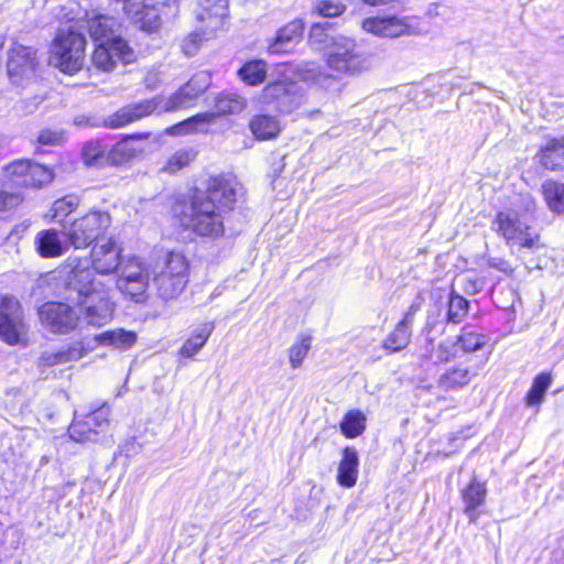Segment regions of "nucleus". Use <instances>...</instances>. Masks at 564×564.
Segmentation results:
<instances>
[{
	"mask_svg": "<svg viewBox=\"0 0 564 564\" xmlns=\"http://www.w3.org/2000/svg\"><path fill=\"white\" fill-rule=\"evenodd\" d=\"M55 279L58 294L80 305L87 324L101 327L112 319L115 304L110 300V284L95 276L78 258L61 265Z\"/></svg>",
	"mask_w": 564,
	"mask_h": 564,
	"instance_id": "1",
	"label": "nucleus"
},
{
	"mask_svg": "<svg viewBox=\"0 0 564 564\" xmlns=\"http://www.w3.org/2000/svg\"><path fill=\"white\" fill-rule=\"evenodd\" d=\"M236 200L232 186L221 177L209 182L205 193L196 194L188 205H185L180 221L186 229L198 236L218 238L224 234L223 212L230 209Z\"/></svg>",
	"mask_w": 564,
	"mask_h": 564,
	"instance_id": "2",
	"label": "nucleus"
},
{
	"mask_svg": "<svg viewBox=\"0 0 564 564\" xmlns=\"http://www.w3.org/2000/svg\"><path fill=\"white\" fill-rule=\"evenodd\" d=\"M210 75L207 72H198L183 85L169 99L155 97L134 105L120 108L105 121L109 129H118L130 122L151 115L156 109L161 111H175L191 107L197 97L203 95L210 85Z\"/></svg>",
	"mask_w": 564,
	"mask_h": 564,
	"instance_id": "3",
	"label": "nucleus"
},
{
	"mask_svg": "<svg viewBox=\"0 0 564 564\" xmlns=\"http://www.w3.org/2000/svg\"><path fill=\"white\" fill-rule=\"evenodd\" d=\"M370 54L365 52L357 42L348 36L332 37L326 53V66L329 73L318 72L314 83L321 88L338 91L339 79L358 76L371 68Z\"/></svg>",
	"mask_w": 564,
	"mask_h": 564,
	"instance_id": "4",
	"label": "nucleus"
},
{
	"mask_svg": "<svg viewBox=\"0 0 564 564\" xmlns=\"http://www.w3.org/2000/svg\"><path fill=\"white\" fill-rule=\"evenodd\" d=\"M153 283L163 301L176 299L188 282V262L180 252H169L154 268Z\"/></svg>",
	"mask_w": 564,
	"mask_h": 564,
	"instance_id": "5",
	"label": "nucleus"
},
{
	"mask_svg": "<svg viewBox=\"0 0 564 564\" xmlns=\"http://www.w3.org/2000/svg\"><path fill=\"white\" fill-rule=\"evenodd\" d=\"M111 218L106 212L89 213L64 221L62 232L75 249H85L96 241L110 227Z\"/></svg>",
	"mask_w": 564,
	"mask_h": 564,
	"instance_id": "6",
	"label": "nucleus"
},
{
	"mask_svg": "<svg viewBox=\"0 0 564 564\" xmlns=\"http://www.w3.org/2000/svg\"><path fill=\"white\" fill-rule=\"evenodd\" d=\"M150 283V267L138 256H128L117 271L116 288L132 301L147 300Z\"/></svg>",
	"mask_w": 564,
	"mask_h": 564,
	"instance_id": "7",
	"label": "nucleus"
},
{
	"mask_svg": "<svg viewBox=\"0 0 564 564\" xmlns=\"http://www.w3.org/2000/svg\"><path fill=\"white\" fill-rule=\"evenodd\" d=\"M85 36L74 30L61 31L53 45V58L64 73H75L83 66L85 58Z\"/></svg>",
	"mask_w": 564,
	"mask_h": 564,
	"instance_id": "8",
	"label": "nucleus"
},
{
	"mask_svg": "<svg viewBox=\"0 0 564 564\" xmlns=\"http://www.w3.org/2000/svg\"><path fill=\"white\" fill-rule=\"evenodd\" d=\"M28 333L20 302L11 295L0 296V338L9 345L25 344Z\"/></svg>",
	"mask_w": 564,
	"mask_h": 564,
	"instance_id": "9",
	"label": "nucleus"
},
{
	"mask_svg": "<svg viewBox=\"0 0 564 564\" xmlns=\"http://www.w3.org/2000/svg\"><path fill=\"white\" fill-rule=\"evenodd\" d=\"M246 107V101L237 95H220L215 97L214 109L198 113L171 130L174 134H184L196 129L197 123H212L217 117L238 113Z\"/></svg>",
	"mask_w": 564,
	"mask_h": 564,
	"instance_id": "10",
	"label": "nucleus"
},
{
	"mask_svg": "<svg viewBox=\"0 0 564 564\" xmlns=\"http://www.w3.org/2000/svg\"><path fill=\"white\" fill-rule=\"evenodd\" d=\"M41 324L52 333L67 334L74 330L79 322L77 311L63 302H47L37 310Z\"/></svg>",
	"mask_w": 564,
	"mask_h": 564,
	"instance_id": "11",
	"label": "nucleus"
},
{
	"mask_svg": "<svg viewBox=\"0 0 564 564\" xmlns=\"http://www.w3.org/2000/svg\"><path fill=\"white\" fill-rule=\"evenodd\" d=\"M36 52L29 46L13 43L8 51L7 72L12 84L23 85L35 77Z\"/></svg>",
	"mask_w": 564,
	"mask_h": 564,
	"instance_id": "12",
	"label": "nucleus"
},
{
	"mask_svg": "<svg viewBox=\"0 0 564 564\" xmlns=\"http://www.w3.org/2000/svg\"><path fill=\"white\" fill-rule=\"evenodd\" d=\"M494 226L508 243L533 248L538 242L539 235L529 225L520 221L514 213H498Z\"/></svg>",
	"mask_w": 564,
	"mask_h": 564,
	"instance_id": "13",
	"label": "nucleus"
},
{
	"mask_svg": "<svg viewBox=\"0 0 564 564\" xmlns=\"http://www.w3.org/2000/svg\"><path fill=\"white\" fill-rule=\"evenodd\" d=\"M121 246L112 238L98 241L90 250V264L89 267L85 261L79 259L85 265H87L96 276L113 274L120 268L122 260Z\"/></svg>",
	"mask_w": 564,
	"mask_h": 564,
	"instance_id": "14",
	"label": "nucleus"
},
{
	"mask_svg": "<svg viewBox=\"0 0 564 564\" xmlns=\"http://www.w3.org/2000/svg\"><path fill=\"white\" fill-rule=\"evenodd\" d=\"M91 59L98 69L111 72L118 61L123 64L132 63L135 59V54L124 40L112 37L97 45Z\"/></svg>",
	"mask_w": 564,
	"mask_h": 564,
	"instance_id": "15",
	"label": "nucleus"
},
{
	"mask_svg": "<svg viewBox=\"0 0 564 564\" xmlns=\"http://www.w3.org/2000/svg\"><path fill=\"white\" fill-rule=\"evenodd\" d=\"M123 10L131 21L147 32H154L161 25V6H170L175 0H121Z\"/></svg>",
	"mask_w": 564,
	"mask_h": 564,
	"instance_id": "16",
	"label": "nucleus"
},
{
	"mask_svg": "<svg viewBox=\"0 0 564 564\" xmlns=\"http://www.w3.org/2000/svg\"><path fill=\"white\" fill-rule=\"evenodd\" d=\"M10 183L21 187H36L52 181V171L29 160H18L6 167Z\"/></svg>",
	"mask_w": 564,
	"mask_h": 564,
	"instance_id": "17",
	"label": "nucleus"
},
{
	"mask_svg": "<svg viewBox=\"0 0 564 564\" xmlns=\"http://www.w3.org/2000/svg\"><path fill=\"white\" fill-rule=\"evenodd\" d=\"M109 409L100 408L84 419L75 420L68 429L69 437L75 442H94L109 427Z\"/></svg>",
	"mask_w": 564,
	"mask_h": 564,
	"instance_id": "18",
	"label": "nucleus"
},
{
	"mask_svg": "<svg viewBox=\"0 0 564 564\" xmlns=\"http://www.w3.org/2000/svg\"><path fill=\"white\" fill-rule=\"evenodd\" d=\"M200 31L206 39L216 36L221 31L228 18V0H199L196 12Z\"/></svg>",
	"mask_w": 564,
	"mask_h": 564,
	"instance_id": "19",
	"label": "nucleus"
},
{
	"mask_svg": "<svg viewBox=\"0 0 564 564\" xmlns=\"http://www.w3.org/2000/svg\"><path fill=\"white\" fill-rule=\"evenodd\" d=\"M362 29L381 37H398L406 34H415L416 26L411 23L409 18L400 17H371L361 23Z\"/></svg>",
	"mask_w": 564,
	"mask_h": 564,
	"instance_id": "20",
	"label": "nucleus"
},
{
	"mask_svg": "<svg viewBox=\"0 0 564 564\" xmlns=\"http://www.w3.org/2000/svg\"><path fill=\"white\" fill-rule=\"evenodd\" d=\"M262 99L265 104H276L280 111H291L301 102V95L295 83L290 80H276L269 83L262 90Z\"/></svg>",
	"mask_w": 564,
	"mask_h": 564,
	"instance_id": "21",
	"label": "nucleus"
},
{
	"mask_svg": "<svg viewBox=\"0 0 564 564\" xmlns=\"http://www.w3.org/2000/svg\"><path fill=\"white\" fill-rule=\"evenodd\" d=\"M304 31V24L301 20H293L283 28L279 29L275 37L268 46V51L272 54L290 52L297 43L301 42Z\"/></svg>",
	"mask_w": 564,
	"mask_h": 564,
	"instance_id": "22",
	"label": "nucleus"
},
{
	"mask_svg": "<svg viewBox=\"0 0 564 564\" xmlns=\"http://www.w3.org/2000/svg\"><path fill=\"white\" fill-rule=\"evenodd\" d=\"M477 371L464 364L447 368L437 379V386L444 391H457L468 386Z\"/></svg>",
	"mask_w": 564,
	"mask_h": 564,
	"instance_id": "23",
	"label": "nucleus"
},
{
	"mask_svg": "<svg viewBox=\"0 0 564 564\" xmlns=\"http://www.w3.org/2000/svg\"><path fill=\"white\" fill-rule=\"evenodd\" d=\"M359 458L354 447H345L337 470V482L345 488L356 485L358 478Z\"/></svg>",
	"mask_w": 564,
	"mask_h": 564,
	"instance_id": "24",
	"label": "nucleus"
},
{
	"mask_svg": "<svg viewBox=\"0 0 564 564\" xmlns=\"http://www.w3.org/2000/svg\"><path fill=\"white\" fill-rule=\"evenodd\" d=\"M486 496V485L479 482L475 478L462 491V497L465 505L464 512L468 517L470 522L475 523L477 521L479 516L477 509L485 503Z\"/></svg>",
	"mask_w": 564,
	"mask_h": 564,
	"instance_id": "25",
	"label": "nucleus"
},
{
	"mask_svg": "<svg viewBox=\"0 0 564 564\" xmlns=\"http://www.w3.org/2000/svg\"><path fill=\"white\" fill-rule=\"evenodd\" d=\"M137 333L132 330L116 328L96 335L95 340L101 346L127 350L137 343Z\"/></svg>",
	"mask_w": 564,
	"mask_h": 564,
	"instance_id": "26",
	"label": "nucleus"
},
{
	"mask_svg": "<svg viewBox=\"0 0 564 564\" xmlns=\"http://www.w3.org/2000/svg\"><path fill=\"white\" fill-rule=\"evenodd\" d=\"M36 250L43 258H56L65 250L64 242L54 229L41 230L35 237Z\"/></svg>",
	"mask_w": 564,
	"mask_h": 564,
	"instance_id": "27",
	"label": "nucleus"
},
{
	"mask_svg": "<svg viewBox=\"0 0 564 564\" xmlns=\"http://www.w3.org/2000/svg\"><path fill=\"white\" fill-rule=\"evenodd\" d=\"M539 162L549 170L564 169V139L550 140L538 154Z\"/></svg>",
	"mask_w": 564,
	"mask_h": 564,
	"instance_id": "28",
	"label": "nucleus"
},
{
	"mask_svg": "<svg viewBox=\"0 0 564 564\" xmlns=\"http://www.w3.org/2000/svg\"><path fill=\"white\" fill-rule=\"evenodd\" d=\"M249 128L258 140L273 139L281 130L279 120L269 115L253 116L249 122Z\"/></svg>",
	"mask_w": 564,
	"mask_h": 564,
	"instance_id": "29",
	"label": "nucleus"
},
{
	"mask_svg": "<svg viewBox=\"0 0 564 564\" xmlns=\"http://www.w3.org/2000/svg\"><path fill=\"white\" fill-rule=\"evenodd\" d=\"M214 330L213 323H205L198 327L183 344L178 355L183 358L194 357L206 344Z\"/></svg>",
	"mask_w": 564,
	"mask_h": 564,
	"instance_id": "30",
	"label": "nucleus"
},
{
	"mask_svg": "<svg viewBox=\"0 0 564 564\" xmlns=\"http://www.w3.org/2000/svg\"><path fill=\"white\" fill-rule=\"evenodd\" d=\"M117 22L113 18L105 14H97L89 18L87 21V28L90 36L95 41H107L111 40L110 35L113 33V29Z\"/></svg>",
	"mask_w": 564,
	"mask_h": 564,
	"instance_id": "31",
	"label": "nucleus"
},
{
	"mask_svg": "<svg viewBox=\"0 0 564 564\" xmlns=\"http://www.w3.org/2000/svg\"><path fill=\"white\" fill-rule=\"evenodd\" d=\"M141 150L132 139L122 140L116 143L107 153L109 164L120 165L127 163L140 154Z\"/></svg>",
	"mask_w": 564,
	"mask_h": 564,
	"instance_id": "32",
	"label": "nucleus"
},
{
	"mask_svg": "<svg viewBox=\"0 0 564 564\" xmlns=\"http://www.w3.org/2000/svg\"><path fill=\"white\" fill-rule=\"evenodd\" d=\"M542 194L552 212L564 213V183L547 180L542 184Z\"/></svg>",
	"mask_w": 564,
	"mask_h": 564,
	"instance_id": "33",
	"label": "nucleus"
},
{
	"mask_svg": "<svg viewBox=\"0 0 564 564\" xmlns=\"http://www.w3.org/2000/svg\"><path fill=\"white\" fill-rule=\"evenodd\" d=\"M411 327L412 326L403 324V322L400 321L395 328L383 340V348L391 352H397L404 349L411 340Z\"/></svg>",
	"mask_w": 564,
	"mask_h": 564,
	"instance_id": "34",
	"label": "nucleus"
},
{
	"mask_svg": "<svg viewBox=\"0 0 564 564\" xmlns=\"http://www.w3.org/2000/svg\"><path fill=\"white\" fill-rule=\"evenodd\" d=\"M553 382V378L549 372L539 373L532 382L530 390L525 395V404L528 406L540 405L545 398V392Z\"/></svg>",
	"mask_w": 564,
	"mask_h": 564,
	"instance_id": "35",
	"label": "nucleus"
},
{
	"mask_svg": "<svg viewBox=\"0 0 564 564\" xmlns=\"http://www.w3.org/2000/svg\"><path fill=\"white\" fill-rule=\"evenodd\" d=\"M84 355V349L79 344L68 347L65 350L45 351L41 357V362L44 366H54L58 364H66L72 360H78Z\"/></svg>",
	"mask_w": 564,
	"mask_h": 564,
	"instance_id": "36",
	"label": "nucleus"
},
{
	"mask_svg": "<svg viewBox=\"0 0 564 564\" xmlns=\"http://www.w3.org/2000/svg\"><path fill=\"white\" fill-rule=\"evenodd\" d=\"M365 429L366 416L359 410L348 411L340 423L341 433L348 438L359 436Z\"/></svg>",
	"mask_w": 564,
	"mask_h": 564,
	"instance_id": "37",
	"label": "nucleus"
},
{
	"mask_svg": "<svg viewBox=\"0 0 564 564\" xmlns=\"http://www.w3.org/2000/svg\"><path fill=\"white\" fill-rule=\"evenodd\" d=\"M241 80L250 86L261 84L267 74V64L261 59L246 63L238 72Z\"/></svg>",
	"mask_w": 564,
	"mask_h": 564,
	"instance_id": "38",
	"label": "nucleus"
},
{
	"mask_svg": "<svg viewBox=\"0 0 564 564\" xmlns=\"http://www.w3.org/2000/svg\"><path fill=\"white\" fill-rule=\"evenodd\" d=\"M312 340L313 337L310 334H300L295 343L289 348V361L293 369L301 367L311 349Z\"/></svg>",
	"mask_w": 564,
	"mask_h": 564,
	"instance_id": "39",
	"label": "nucleus"
},
{
	"mask_svg": "<svg viewBox=\"0 0 564 564\" xmlns=\"http://www.w3.org/2000/svg\"><path fill=\"white\" fill-rule=\"evenodd\" d=\"M79 205V198L75 195H67L63 198L55 200L50 210L52 220L61 223L68 221V215L74 212Z\"/></svg>",
	"mask_w": 564,
	"mask_h": 564,
	"instance_id": "40",
	"label": "nucleus"
},
{
	"mask_svg": "<svg viewBox=\"0 0 564 564\" xmlns=\"http://www.w3.org/2000/svg\"><path fill=\"white\" fill-rule=\"evenodd\" d=\"M196 158V152L191 148H182L173 152L167 159L161 171L175 173L187 166Z\"/></svg>",
	"mask_w": 564,
	"mask_h": 564,
	"instance_id": "41",
	"label": "nucleus"
},
{
	"mask_svg": "<svg viewBox=\"0 0 564 564\" xmlns=\"http://www.w3.org/2000/svg\"><path fill=\"white\" fill-rule=\"evenodd\" d=\"M487 336L477 333L469 327H464L460 335L457 337V344L465 352H473L481 349L487 344Z\"/></svg>",
	"mask_w": 564,
	"mask_h": 564,
	"instance_id": "42",
	"label": "nucleus"
},
{
	"mask_svg": "<svg viewBox=\"0 0 564 564\" xmlns=\"http://www.w3.org/2000/svg\"><path fill=\"white\" fill-rule=\"evenodd\" d=\"M469 302L453 291L447 304V322L458 324L468 313Z\"/></svg>",
	"mask_w": 564,
	"mask_h": 564,
	"instance_id": "43",
	"label": "nucleus"
},
{
	"mask_svg": "<svg viewBox=\"0 0 564 564\" xmlns=\"http://www.w3.org/2000/svg\"><path fill=\"white\" fill-rule=\"evenodd\" d=\"M83 160L89 166H102L109 163L106 150L99 141H89L84 145Z\"/></svg>",
	"mask_w": 564,
	"mask_h": 564,
	"instance_id": "44",
	"label": "nucleus"
},
{
	"mask_svg": "<svg viewBox=\"0 0 564 564\" xmlns=\"http://www.w3.org/2000/svg\"><path fill=\"white\" fill-rule=\"evenodd\" d=\"M346 6L335 0H318L314 4V11L325 18H336L341 15Z\"/></svg>",
	"mask_w": 564,
	"mask_h": 564,
	"instance_id": "45",
	"label": "nucleus"
},
{
	"mask_svg": "<svg viewBox=\"0 0 564 564\" xmlns=\"http://www.w3.org/2000/svg\"><path fill=\"white\" fill-rule=\"evenodd\" d=\"M431 359H434L435 364L447 362L455 358V346L449 341H441L436 347L432 349Z\"/></svg>",
	"mask_w": 564,
	"mask_h": 564,
	"instance_id": "46",
	"label": "nucleus"
},
{
	"mask_svg": "<svg viewBox=\"0 0 564 564\" xmlns=\"http://www.w3.org/2000/svg\"><path fill=\"white\" fill-rule=\"evenodd\" d=\"M207 41L208 39L205 37L204 33L200 31V29L194 33H191L187 35L182 43V50L187 56L194 55L203 41Z\"/></svg>",
	"mask_w": 564,
	"mask_h": 564,
	"instance_id": "47",
	"label": "nucleus"
},
{
	"mask_svg": "<svg viewBox=\"0 0 564 564\" xmlns=\"http://www.w3.org/2000/svg\"><path fill=\"white\" fill-rule=\"evenodd\" d=\"M457 281L462 284L464 292L469 294L480 292L485 285V281L481 278L470 274L463 275Z\"/></svg>",
	"mask_w": 564,
	"mask_h": 564,
	"instance_id": "48",
	"label": "nucleus"
},
{
	"mask_svg": "<svg viewBox=\"0 0 564 564\" xmlns=\"http://www.w3.org/2000/svg\"><path fill=\"white\" fill-rule=\"evenodd\" d=\"M62 134L51 130H43L39 134V142L42 144L55 145L62 141Z\"/></svg>",
	"mask_w": 564,
	"mask_h": 564,
	"instance_id": "49",
	"label": "nucleus"
},
{
	"mask_svg": "<svg viewBox=\"0 0 564 564\" xmlns=\"http://www.w3.org/2000/svg\"><path fill=\"white\" fill-rule=\"evenodd\" d=\"M110 116L106 117L102 122H98V121H95L93 118L90 117H87V116H84V115H79V116H76L74 118V124L77 126V127H99V126H102V127H106L108 128L106 124H105V121L109 118Z\"/></svg>",
	"mask_w": 564,
	"mask_h": 564,
	"instance_id": "50",
	"label": "nucleus"
},
{
	"mask_svg": "<svg viewBox=\"0 0 564 564\" xmlns=\"http://www.w3.org/2000/svg\"><path fill=\"white\" fill-rule=\"evenodd\" d=\"M422 306V300L420 297H417L409 307V310L406 311V313L404 314L403 318L401 319V322H403V324H408L410 326H412L413 322H414V316L416 314L417 311H420Z\"/></svg>",
	"mask_w": 564,
	"mask_h": 564,
	"instance_id": "51",
	"label": "nucleus"
},
{
	"mask_svg": "<svg viewBox=\"0 0 564 564\" xmlns=\"http://www.w3.org/2000/svg\"><path fill=\"white\" fill-rule=\"evenodd\" d=\"M489 267L495 268L501 272L510 274L512 272L507 261L500 258H492L488 261Z\"/></svg>",
	"mask_w": 564,
	"mask_h": 564,
	"instance_id": "52",
	"label": "nucleus"
},
{
	"mask_svg": "<svg viewBox=\"0 0 564 564\" xmlns=\"http://www.w3.org/2000/svg\"><path fill=\"white\" fill-rule=\"evenodd\" d=\"M324 33L321 24H314L310 31V39L316 42H324Z\"/></svg>",
	"mask_w": 564,
	"mask_h": 564,
	"instance_id": "53",
	"label": "nucleus"
},
{
	"mask_svg": "<svg viewBox=\"0 0 564 564\" xmlns=\"http://www.w3.org/2000/svg\"><path fill=\"white\" fill-rule=\"evenodd\" d=\"M155 74H149L147 77H145V85L148 87H153L154 86V82H155Z\"/></svg>",
	"mask_w": 564,
	"mask_h": 564,
	"instance_id": "54",
	"label": "nucleus"
},
{
	"mask_svg": "<svg viewBox=\"0 0 564 564\" xmlns=\"http://www.w3.org/2000/svg\"><path fill=\"white\" fill-rule=\"evenodd\" d=\"M2 143H3V140H2V138L0 137V148L2 147Z\"/></svg>",
	"mask_w": 564,
	"mask_h": 564,
	"instance_id": "55",
	"label": "nucleus"
}]
</instances>
